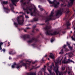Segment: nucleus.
I'll use <instances>...</instances> for the list:
<instances>
[{"instance_id":"obj_45","label":"nucleus","mask_w":75,"mask_h":75,"mask_svg":"<svg viewBox=\"0 0 75 75\" xmlns=\"http://www.w3.org/2000/svg\"><path fill=\"white\" fill-rule=\"evenodd\" d=\"M22 1H23V0H21V2H22Z\"/></svg>"},{"instance_id":"obj_55","label":"nucleus","mask_w":75,"mask_h":75,"mask_svg":"<svg viewBox=\"0 0 75 75\" xmlns=\"http://www.w3.org/2000/svg\"><path fill=\"white\" fill-rule=\"evenodd\" d=\"M74 45H75V44H74Z\"/></svg>"},{"instance_id":"obj_42","label":"nucleus","mask_w":75,"mask_h":75,"mask_svg":"<svg viewBox=\"0 0 75 75\" xmlns=\"http://www.w3.org/2000/svg\"><path fill=\"white\" fill-rule=\"evenodd\" d=\"M38 7H39V8H40V6L39 5V6H38Z\"/></svg>"},{"instance_id":"obj_28","label":"nucleus","mask_w":75,"mask_h":75,"mask_svg":"<svg viewBox=\"0 0 75 75\" xmlns=\"http://www.w3.org/2000/svg\"><path fill=\"white\" fill-rule=\"evenodd\" d=\"M26 18H28V16H25Z\"/></svg>"},{"instance_id":"obj_3","label":"nucleus","mask_w":75,"mask_h":75,"mask_svg":"<svg viewBox=\"0 0 75 75\" xmlns=\"http://www.w3.org/2000/svg\"><path fill=\"white\" fill-rule=\"evenodd\" d=\"M52 69V66H51L50 67H48V68H47V69L49 71V72L50 73V75H55V74L54 73H53L52 74H51V69Z\"/></svg>"},{"instance_id":"obj_8","label":"nucleus","mask_w":75,"mask_h":75,"mask_svg":"<svg viewBox=\"0 0 75 75\" xmlns=\"http://www.w3.org/2000/svg\"><path fill=\"white\" fill-rule=\"evenodd\" d=\"M23 21H24V20H23L22 21L19 20L18 21V23L19 24H22L23 23Z\"/></svg>"},{"instance_id":"obj_13","label":"nucleus","mask_w":75,"mask_h":75,"mask_svg":"<svg viewBox=\"0 0 75 75\" xmlns=\"http://www.w3.org/2000/svg\"><path fill=\"white\" fill-rule=\"evenodd\" d=\"M47 1L50 4H53V3H54V2H51L50 0H47Z\"/></svg>"},{"instance_id":"obj_46","label":"nucleus","mask_w":75,"mask_h":75,"mask_svg":"<svg viewBox=\"0 0 75 75\" xmlns=\"http://www.w3.org/2000/svg\"><path fill=\"white\" fill-rule=\"evenodd\" d=\"M19 17H18L17 18H18V19L19 18Z\"/></svg>"},{"instance_id":"obj_36","label":"nucleus","mask_w":75,"mask_h":75,"mask_svg":"<svg viewBox=\"0 0 75 75\" xmlns=\"http://www.w3.org/2000/svg\"><path fill=\"white\" fill-rule=\"evenodd\" d=\"M27 14H29V12H27Z\"/></svg>"},{"instance_id":"obj_6","label":"nucleus","mask_w":75,"mask_h":75,"mask_svg":"<svg viewBox=\"0 0 75 75\" xmlns=\"http://www.w3.org/2000/svg\"><path fill=\"white\" fill-rule=\"evenodd\" d=\"M73 3H74V0H70L69 2V6H71L73 4Z\"/></svg>"},{"instance_id":"obj_30","label":"nucleus","mask_w":75,"mask_h":75,"mask_svg":"<svg viewBox=\"0 0 75 75\" xmlns=\"http://www.w3.org/2000/svg\"><path fill=\"white\" fill-rule=\"evenodd\" d=\"M47 57V54H45V57Z\"/></svg>"},{"instance_id":"obj_44","label":"nucleus","mask_w":75,"mask_h":75,"mask_svg":"<svg viewBox=\"0 0 75 75\" xmlns=\"http://www.w3.org/2000/svg\"><path fill=\"white\" fill-rule=\"evenodd\" d=\"M66 45H64V47H66Z\"/></svg>"},{"instance_id":"obj_39","label":"nucleus","mask_w":75,"mask_h":75,"mask_svg":"<svg viewBox=\"0 0 75 75\" xmlns=\"http://www.w3.org/2000/svg\"><path fill=\"white\" fill-rule=\"evenodd\" d=\"M21 13H22V12H20V14H21Z\"/></svg>"},{"instance_id":"obj_53","label":"nucleus","mask_w":75,"mask_h":75,"mask_svg":"<svg viewBox=\"0 0 75 75\" xmlns=\"http://www.w3.org/2000/svg\"><path fill=\"white\" fill-rule=\"evenodd\" d=\"M17 13V12H16V13Z\"/></svg>"},{"instance_id":"obj_25","label":"nucleus","mask_w":75,"mask_h":75,"mask_svg":"<svg viewBox=\"0 0 75 75\" xmlns=\"http://www.w3.org/2000/svg\"><path fill=\"white\" fill-rule=\"evenodd\" d=\"M65 67H63L62 68V71H64V69H65Z\"/></svg>"},{"instance_id":"obj_40","label":"nucleus","mask_w":75,"mask_h":75,"mask_svg":"<svg viewBox=\"0 0 75 75\" xmlns=\"http://www.w3.org/2000/svg\"><path fill=\"white\" fill-rule=\"evenodd\" d=\"M29 10L31 11V9H29Z\"/></svg>"},{"instance_id":"obj_18","label":"nucleus","mask_w":75,"mask_h":75,"mask_svg":"<svg viewBox=\"0 0 75 75\" xmlns=\"http://www.w3.org/2000/svg\"><path fill=\"white\" fill-rule=\"evenodd\" d=\"M3 4H7V3H8V2L7 1H3Z\"/></svg>"},{"instance_id":"obj_9","label":"nucleus","mask_w":75,"mask_h":75,"mask_svg":"<svg viewBox=\"0 0 75 75\" xmlns=\"http://www.w3.org/2000/svg\"><path fill=\"white\" fill-rule=\"evenodd\" d=\"M53 14H54V12L53 11H52L51 12V14H50L49 17H53Z\"/></svg>"},{"instance_id":"obj_52","label":"nucleus","mask_w":75,"mask_h":75,"mask_svg":"<svg viewBox=\"0 0 75 75\" xmlns=\"http://www.w3.org/2000/svg\"><path fill=\"white\" fill-rule=\"evenodd\" d=\"M74 37V36H73V37Z\"/></svg>"},{"instance_id":"obj_5","label":"nucleus","mask_w":75,"mask_h":75,"mask_svg":"<svg viewBox=\"0 0 75 75\" xmlns=\"http://www.w3.org/2000/svg\"><path fill=\"white\" fill-rule=\"evenodd\" d=\"M11 1H12L13 5H14V6H16V4H16V2L18 1H16V0H11Z\"/></svg>"},{"instance_id":"obj_4","label":"nucleus","mask_w":75,"mask_h":75,"mask_svg":"<svg viewBox=\"0 0 75 75\" xmlns=\"http://www.w3.org/2000/svg\"><path fill=\"white\" fill-rule=\"evenodd\" d=\"M50 55L49 56V57L50 58H52V59H54V58H55L54 57V56L53 55L52 53H50Z\"/></svg>"},{"instance_id":"obj_47","label":"nucleus","mask_w":75,"mask_h":75,"mask_svg":"<svg viewBox=\"0 0 75 75\" xmlns=\"http://www.w3.org/2000/svg\"><path fill=\"white\" fill-rule=\"evenodd\" d=\"M48 60H49L50 59V58H48Z\"/></svg>"},{"instance_id":"obj_24","label":"nucleus","mask_w":75,"mask_h":75,"mask_svg":"<svg viewBox=\"0 0 75 75\" xmlns=\"http://www.w3.org/2000/svg\"><path fill=\"white\" fill-rule=\"evenodd\" d=\"M54 41V40L52 39L51 40V42H53V41Z\"/></svg>"},{"instance_id":"obj_15","label":"nucleus","mask_w":75,"mask_h":75,"mask_svg":"<svg viewBox=\"0 0 75 75\" xmlns=\"http://www.w3.org/2000/svg\"><path fill=\"white\" fill-rule=\"evenodd\" d=\"M46 34L47 35H53V34H52L51 33H50L49 32H47L46 33Z\"/></svg>"},{"instance_id":"obj_23","label":"nucleus","mask_w":75,"mask_h":75,"mask_svg":"<svg viewBox=\"0 0 75 75\" xmlns=\"http://www.w3.org/2000/svg\"><path fill=\"white\" fill-rule=\"evenodd\" d=\"M66 13L67 14H68L69 13V11H68V9H67V11L66 12Z\"/></svg>"},{"instance_id":"obj_49","label":"nucleus","mask_w":75,"mask_h":75,"mask_svg":"<svg viewBox=\"0 0 75 75\" xmlns=\"http://www.w3.org/2000/svg\"><path fill=\"white\" fill-rule=\"evenodd\" d=\"M71 33H72V31H71Z\"/></svg>"},{"instance_id":"obj_11","label":"nucleus","mask_w":75,"mask_h":75,"mask_svg":"<svg viewBox=\"0 0 75 75\" xmlns=\"http://www.w3.org/2000/svg\"><path fill=\"white\" fill-rule=\"evenodd\" d=\"M67 45H68V47L70 50H72V47L69 45V44L68 43V42H67Z\"/></svg>"},{"instance_id":"obj_51","label":"nucleus","mask_w":75,"mask_h":75,"mask_svg":"<svg viewBox=\"0 0 75 75\" xmlns=\"http://www.w3.org/2000/svg\"><path fill=\"white\" fill-rule=\"evenodd\" d=\"M9 43H9V42H8V44H9Z\"/></svg>"},{"instance_id":"obj_12","label":"nucleus","mask_w":75,"mask_h":75,"mask_svg":"<svg viewBox=\"0 0 75 75\" xmlns=\"http://www.w3.org/2000/svg\"><path fill=\"white\" fill-rule=\"evenodd\" d=\"M3 43L2 42H1L0 43V50H2V48H1V45H3Z\"/></svg>"},{"instance_id":"obj_21","label":"nucleus","mask_w":75,"mask_h":75,"mask_svg":"<svg viewBox=\"0 0 75 75\" xmlns=\"http://www.w3.org/2000/svg\"><path fill=\"white\" fill-rule=\"evenodd\" d=\"M22 65H23L24 66H25V67L26 68V64H25L24 63H23Z\"/></svg>"},{"instance_id":"obj_54","label":"nucleus","mask_w":75,"mask_h":75,"mask_svg":"<svg viewBox=\"0 0 75 75\" xmlns=\"http://www.w3.org/2000/svg\"><path fill=\"white\" fill-rule=\"evenodd\" d=\"M74 33H75V31H74Z\"/></svg>"},{"instance_id":"obj_29","label":"nucleus","mask_w":75,"mask_h":75,"mask_svg":"<svg viewBox=\"0 0 75 75\" xmlns=\"http://www.w3.org/2000/svg\"><path fill=\"white\" fill-rule=\"evenodd\" d=\"M2 51H3V52H4L5 51V50L4 49L3 50H2Z\"/></svg>"},{"instance_id":"obj_1","label":"nucleus","mask_w":75,"mask_h":75,"mask_svg":"<svg viewBox=\"0 0 75 75\" xmlns=\"http://www.w3.org/2000/svg\"><path fill=\"white\" fill-rule=\"evenodd\" d=\"M59 63V61L58 62H56L55 63V65H56V68H55L54 69V71L55 72H56V74L57 75H58V67H57L58 66V65Z\"/></svg>"},{"instance_id":"obj_2","label":"nucleus","mask_w":75,"mask_h":75,"mask_svg":"<svg viewBox=\"0 0 75 75\" xmlns=\"http://www.w3.org/2000/svg\"><path fill=\"white\" fill-rule=\"evenodd\" d=\"M67 60V57H65L64 58V60L63 61V63H64V64H67L69 62H73L72 60H71L69 59H68V61H66Z\"/></svg>"},{"instance_id":"obj_31","label":"nucleus","mask_w":75,"mask_h":75,"mask_svg":"<svg viewBox=\"0 0 75 75\" xmlns=\"http://www.w3.org/2000/svg\"><path fill=\"white\" fill-rule=\"evenodd\" d=\"M10 7H11L12 6H13V5H11V4H10Z\"/></svg>"},{"instance_id":"obj_7","label":"nucleus","mask_w":75,"mask_h":75,"mask_svg":"<svg viewBox=\"0 0 75 75\" xmlns=\"http://www.w3.org/2000/svg\"><path fill=\"white\" fill-rule=\"evenodd\" d=\"M62 13V10L60 9V10H59L57 13V16L58 14H61Z\"/></svg>"},{"instance_id":"obj_48","label":"nucleus","mask_w":75,"mask_h":75,"mask_svg":"<svg viewBox=\"0 0 75 75\" xmlns=\"http://www.w3.org/2000/svg\"><path fill=\"white\" fill-rule=\"evenodd\" d=\"M74 27V30H75V28Z\"/></svg>"},{"instance_id":"obj_19","label":"nucleus","mask_w":75,"mask_h":75,"mask_svg":"<svg viewBox=\"0 0 75 75\" xmlns=\"http://www.w3.org/2000/svg\"><path fill=\"white\" fill-rule=\"evenodd\" d=\"M21 67V66H17V67H16V68H17V69H18L19 68Z\"/></svg>"},{"instance_id":"obj_22","label":"nucleus","mask_w":75,"mask_h":75,"mask_svg":"<svg viewBox=\"0 0 75 75\" xmlns=\"http://www.w3.org/2000/svg\"><path fill=\"white\" fill-rule=\"evenodd\" d=\"M14 10V8H13V7H12L11 8V10L13 12H14L13 10Z\"/></svg>"},{"instance_id":"obj_38","label":"nucleus","mask_w":75,"mask_h":75,"mask_svg":"<svg viewBox=\"0 0 75 75\" xmlns=\"http://www.w3.org/2000/svg\"><path fill=\"white\" fill-rule=\"evenodd\" d=\"M61 54V52H59V54Z\"/></svg>"},{"instance_id":"obj_43","label":"nucleus","mask_w":75,"mask_h":75,"mask_svg":"<svg viewBox=\"0 0 75 75\" xmlns=\"http://www.w3.org/2000/svg\"><path fill=\"white\" fill-rule=\"evenodd\" d=\"M46 67V66H45V65L44 66V68H45V67Z\"/></svg>"},{"instance_id":"obj_26","label":"nucleus","mask_w":75,"mask_h":75,"mask_svg":"<svg viewBox=\"0 0 75 75\" xmlns=\"http://www.w3.org/2000/svg\"><path fill=\"white\" fill-rule=\"evenodd\" d=\"M72 39L74 41H75V39L74 38H72Z\"/></svg>"},{"instance_id":"obj_10","label":"nucleus","mask_w":75,"mask_h":75,"mask_svg":"<svg viewBox=\"0 0 75 75\" xmlns=\"http://www.w3.org/2000/svg\"><path fill=\"white\" fill-rule=\"evenodd\" d=\"M58 4H59V2L57 3L56 5L54 4V7H55V8H57V7H58Z\"/></svg>"},{"instance_id":"obj_16","label":"nucleus","mask_w":75,"mask_h":75,"mask_svg":"<svg viewBox=\"0 0 75 75\" xmlns=\"http://www.w3.org/2000/svg\"><path fill=\"white\" fill-rule=\"evenodd\" d=\"M5 11H6V13H8L9 12V10L8 9H5Z\"/></svg>"},{"instance_id":"obj_35","label":"nucleus","mask_w":75,"mask_h":75,"mask_svg":"<svg viewBox=\"0 0 75 75\" xmlns=\"http://www.w3.org/2000/svg\"><path fill=\"white\" fill-rule=\"evenodd\" d=\"M9 59H11V58L9 57Z\"/></svg>"},{"instance_id":"obj_34","label":"nucleus","mask_w":75,"mask_h":75,"mask_svg":"<svg viewBox=\"0 0 75 75\" xmlns=\"http://www.w3.org/2000/svg\"><path fill=\"white\" fill-rule=\"evenodd\" d=\"M31 16H33V13H31Z\"/></svg>"},{"instance_id":"obj_17","label":"nucleus","mask_w":75,"mask_h":75,"mask_svg":"<svg viewBox=\"0 0 75 75\" xmlns=\"http://www.w3.org/2000/svg\"><path fill=\"white\" fill-rule=\"evenodd\" d=\"M67 26H69L71 25V23H69L67 22Z\"/></svg>"},{"instance_id":"obj_27","label":"nucleus","mask_w":75,"mask_h":75,"mask_svg":"<svg viewBox=\"0 0 75 75\" xmlns=\"http://www.w3.org/2000/svg\"><path fill=\"white\" fill-rule=\"evenodd\" d=\"M40 11H42V10H43V9L42 8H41L40 9Z\"/></svg>"},{"instance_id":"obj_32","label":"nucleus","mask_w":75,"mask_h":75,"mask_svg":"<svg viewBox=\"0 0 75 75\" xmlns=\"http://www.w3.org/2000/svg\"><path fill=\"white\" fill-rule=\"evenodd\" d=\"M36 31H38V29H36Z\"/></svg>"},{"instance_id":"obj_37","label":"nucleus","mask_w":75,"mask_h":75,"mask_svg":"<svg viewBox=\"0 0 75 75\" xmlns=\"http://www.w3.org/2000/svg\"><path fill=\"white\" fill-rule=\"evenodd\" d=\"M70 73V72L69 71L68 72V73L69 74Z\"/></svg>"},{"instance_id":"obj_33","label":"nucleus","mask_w":75,"mask_h":75,"mask_svg":"<svg viewBox=\"0 0 75 75\" xmlns=\"http://www.w3.org/2000/svg\"><path fill=\"white\" fill-rule=\"evenodd\" d=\"M62 60V59H61L60 61H59L60 63H61V61Z\"/></svg>"},{"instance_id":"obj_41","label":"nucleus","mask_w":75,"mask_h":75,"mask_svg":"<svg viewBox=\"0 0 75 75\" xmlns=\"http://www.w3.org/2000/svg\"><path fill=\"white\" fill-rule=\"evenodd\" d=\"M14 24H15V25H16V23H14Z\"/></svg>"},{"instance_id":"obj_20","label":"nucleus","mask_w":75,"mask_h":75,"mask_svg":"<svg viewBox=\"0 0 75 75\" xmlns=\"http://www.w3.org/2000/svg\"><path fill=\"white\" fill-rule=\"evenodd\" d=\"M33 40H34V39H32V40H30L29 41H28V42H32V41H33Z\"/></svg>"},{"instance_id":"obj_56","label":"nucleus","mask_w":75,"mask_h":75,"mask_svg":"<svg viewBox=\"0 0 75 75\" xmlns=\"http://www.w3.org/2000/svg\"><path fill=\"white\" fill-rule=\"evenodd\" d=\"M59 75H60V74H59Z\"/></svg>"},{"instance_id":"obj_14","label":"nucleus","mask_w":75,"mask_h":75,"mask_svg":"<svg viewBox=\"0 0 75 75\" xmlns=\"http://www.w3.org/2000/svg\"><path fill=\"white\" fill-rule=\"evenodd\" d=\"M16 63H14L13 64V65L12 66V68H14L15 67V65H16Z\"/></svg>"},{"instance_id":"obj_50","label":"nucleus","mask_w":75,"mask_h":75,"mask_svg":"<svg viewBox=\"0 0 75 75\" xmlns=\"http://www.w3.org/2000/svg\"><path fill=\"white\" fill-rule=\"evenodd\" d=\"M27 29H28V28H27Z\"/></svg>"}]
</instances>
